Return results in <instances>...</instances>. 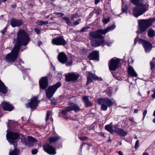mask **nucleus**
Returning <instances> with one entry per match:
<instances>
[{"label":"nucleus","instance_id":"nucleus-9","mask_svg":"<svg viewBox=\"0 0 155 155\" xmlns=\"http://www.w3.org/2000/svg\"><path fill=\"white\" fill-rule=\"evenodd\" d=\"M120 60L119 59L112 58L109 63V67L110 71H114L120 66Z\"/></svg>","mask_w":155,"mask_h":155},{"label":"nucleus","instance_id":"nucleus-60","mask_svg":"<svg viewBox=\"0 0 155 155\" xmlns=\"http://www.w3.org/2000/svg\"><path fill=\"white\" fill-rule=\"evenodd\" d=\"M152 97L153 98H155V92H154V93L152 95Z\"/></svg>","mask_w":155,"mask_h":155},{"label":"nucleus","instance_id":"nucleus-49","mask_svg":"<svg viewBox=\"0 0 155 155\" xmlns=\"http://www.w3.org/2000/svg\"><path fill=\"white\" fill-rule=\"evenodd\" d=\"M95 80H98L101 81H103V79H102V78L101 77H98L97 76H96Z\"/></svg>","mask_w":155,"mask_h":155},{"label":"nucleus","instance_id":"nucleus-47","mask_svg":"<svg viewBox=\"0 0 155 155\" xmlns=\"http://www.w3.org/2000/svg\"><path fill=\"white\" fill-rule=\"evenodd\" d=\"M147 110H145L143 112V119H144L147 113Z\"/></svg>","mask_w":155,"mask_h":155},{"label":"nucleus","instance_id":"nucleus-40","mask_svg":"<svg viewBox=\"0 0 155 155\" xmlns=\"http://www.w3.org/2000/svg\"><path fill=\"white\" fill-rule=\"evenodd\" d=\"M38 151V150L36 149H35L31 150V152L32 154H35Z\"/></svg>","mask_w":155,"mask_h":155},{"label":"nucleus","instance_id":"nucleus-50","mask_svg":"<svg viewBox=\"0 0 155 155\" xmlns=\"http://www.w3.org/2000/svg\"><path fill=\"white\" fill-rule=\"evenodd\" d=\"M19 61L18 62L19 63V65H20L21 63L23 64L24 63V61L21 60L20 59H19Z\"/></svg>","mask_w":155,"mask_h":155},{"label":"nucleus","instance_id":"nucleus-11","mask_svg":"<svg viewBox=\"0 0 155 155\" xmlns=\"http://www.w3.org/2000/svg\"><path fill=\"white\" fill-rule=\"evenodd\" d=\"M44 151L48 154L51 155H54L56 153V149L49 144L46 143L43 146Z\"/></svg>","mask_w":155,"mask_h":155},{"label":"nucleus","instance_id":"nucleus-18","mask_svg":"<svg viewBox=\"0 0 155 155\" xmlns=\"http://www.w3.org/2000/svg\"><path fill=\"white\" fill-rule=\"evenodd\" d=\"M22 24V21L20 19L13 18L11 20V25L13 27L19 26Z\"/></svg>","mask_w":155,"mask_h":155},{"label":"nucleus","instance_id":"nucleus-52","mask_svg":"<svg viewBox=\"0 0 155 155\" xmlns=\"http://www.w3.org/2000/svg\"><path fill=\"white\" fill-rule=\"evenodd\" d=\"M87 144V143H83L82 144V145L81 146V147H80L81 151V150H82V149L83 148V146H84L85 144Z\"/></svg>","mask_w":155,"mask_h":155},{"label":"nucleus","instance_id":"nucleus-44","mask_svg":"<svg viewBox=\"0 0 155 155\" xmlns=\"http://www.w3.org/2000/svg\"><path fill=\"white\" fill-rule=\"evenodd\" d=\"M7 30V27H6L4 28L2 30L1 32L3 35H4L5 33Z\"/></svg>","mask_w":155,"mask_h":155},{"label":"nucleus","instance_id":"nucleus-34","mask_svg":"<svg viewBox=\"0 0 155 155\" xmlns=\"http://www.w3.org/2000/svg\"><path fill=\"white\" fill-rule=\"evenodd\" d=\"M37 23L39 25H45V21H39L37 22Z\"/></svg>","mask_w":155,"mask_h":155},{"label":"nucleus","instance_id":"nucleus-45","mask_svg":"<svg viewBox=\"0 0 155 155\" xmlns=\"http://www.w3.org/2000/svg\"><path fill=\"white\" fill-rule=\"evenodd\" d=\"M72 63V61H69L66 64V65L67 66H71Z\"/></svg>","mask_w":155,"mask_h":155},{"label":"nucleus","instance_id":"nucleus-43","mask_svg":"<svg viewBox=\"0 0 155 155\" xmlns=\"http://www.w3.org/2000/svg\"><path fill=\"white\" fill-rule=\"evenodd\" d=\"M52 104L53 105H56L57 104V103L54 99H52L51 100Z\"/></svg>","mask_w":155,"mask_h":155},{"label":"nucleus","instance_id":"nucleus-23","mask_svg":"<svg viewBox=\"0 0 155 155\" xmlns=\"http://www.w3.org/2000/svg\"><path fill=\"white\" fill-rule=\"evenodd\" d=\"M0 91L3 94H5L7 92V89L6 87L0 80Z\"/></svg>","mask_w":155,"mask_h":155},{"label":"nucleus","instance_id":"nucleus-20","mask_svg":"<svg viewBox=\"0 0 155 155\" xmlns=\"http://www.w3.org/2000/svg\"><path fill=\"white\" fill-rule=\"evenodd\" d=\"M128 72L129 75L133 77H137V74L133 68L130 65L128 66Z\"/></svg>","mask_w":155,"mask_h":155},{"label":"nucleus","instance_id":"nucleus-13","mask_svg":"<svg viewBox=\"0 0 155 155\" xmlns=\"http://www.w3.org/2000/svg\"><path fill=\"white\" fill-rule=\"evenodd\" d=\"M39 103L37 97H34L31 99L30 102L27 104L26 106L27 108L35 110L36 108Z\"/></svg>","mask_w":155,"mask_h":155},{"label":"nucleus","instance_id":"nucleus-27","mask_svg":"<svg viewBox=\"0 0 155 155\" xmlns=\"http://www.w3.org/2000/svg\"><path fill=\"white\" fill-rule=\"evenodd\" d=\"M71 110L69 106H68L66 107L65 109L61 111V113L63 115H65L67 113L71 111Z\"/></svg>","mask_w":155,"mask_h":155},{"label":"nucleus","instance_id":"nucleus-48","mask_svg":"<svg viewBox=\"0 0 155 155\" xmlns=\"http://www.w3.org/2000/svg\"><path fill=\"white\" fill-rule=\"evenodd\" d=\"M69 19V18L67 16H64L63 18V19L64 21H68Z\"/></svg>","mask_w":155,"mask_h":155},{"label":"nucleus","instance_id":"nucleus-37","mask_svg":"<svg viewBox=\"0 0 155 155\" xmlns=\"http://www.w3.org/2000/svg\"><path fill=\"white\" fill-rule=\"evenodd\" d=\"M110 18L108 17L107 18H105L103 20V22L104 24H106L107 23L110 21Z\"/></svg>","mask_w":155,"mask_h":155},{"label":"nucleus","instance_id":"nucleus-19","mask_svg":"<svg viewBox=\"0 0 155 155\" xmlns=\"http://www.w3.org/2000/svg\"><path fill=\"white\" fill-rule=\"evenodd\" d=\"M69 104V106L71 111L74 110L76 113L80 111V108L78 104L74 103H70Z\"/></svg>","mask_w":155,"mask_h":155},{"label":"nucleus","instance_id":"nucleus-53","mask_svg":"<svg viewBox=\"0 0 155 155\" xmlns=\"http://www.w3.org/2000/svg\"><path fill=\"white\" fill-rule=\"evenodd\" d=\"M66 23L68 25H70V23H71L70 19H69L68 21H66Z\"/></svg>","mask_w":155,"mask_h":155},{"label":"nucleus","instance_id":"nucleus-64","mask_svg":"<svg viewBox=\"0 0 155 155\" xmlns=\"http://www.w3.org/2000/svg\"><path fill=\"white\" fill-rule=\"evenodd\" d=\"M143 155H148V154L147 153H144Z\"/></svg>","mask_w":155,"mask_h":155},{"label":"nucleus","instance_id":"nucleus-28","mask_svg":"<svg viewBox=\"0 0 155 155\" xmlns=\"http://www.w3.org/2000/svg\"><path fill=\"white\" fill-rule=\"evenodd\" d=\"M113 89L111 87H108L106 90V94L109 96L110 97L112 94Z\"/></svg>","mask_w":155,"mask_h":155},{"label":"nucleus","instance_id":"nucleus-14","mask_svg":"<svg viewBox=\"0 0 155 155\" xmlns=\"http://www.w3.org/2000/svg\"><path fill=\"white\" fill-rule=\"evenodd\" d=\"M79 74L75 73H69L65 76L66 80L67 81H73L77 80L79 78Z\"/></svg>","mask_w":155,"mask_h":155},{"label":"nucleus","instance_id":"nucleus-35","mask_svg":"<svg viewBox=\"0 0 155 155\" xmlns=\"http://www.w3.org/2000/svg\"><path fill=\"white\" fill-rule=\"evenodd\" d=\"M34 30L37 34H39L41 33V30L38 28H36L34 29Z\"/></svg>","mask_w":155,"mask_h":155},{"label":"nucleus","instance_id":"nucleus-6","mask_svg":"<svg viewBox=\"0 0 155 155\" xmlns=\"http://www.w3.org/2000/svg\"><path fill=\"white\" fill-rule=\"evenodd\" d=\"M111 124H112V123H111L109 124L106 125L105 126V130L111 134L115 132L122 137L125 136L127 134V132L124 131L122 129L117 127H114V130L113 129V127L111 125Z\"/></svg>","mask_w":155,"mask_h":155},{"label":"nucleus","instance_id":"nucleus-63","mask_svg":"<svg viewBox=\"0 0 155 155\" xmlns=\"http://www.w3.org/2000/svg\"><path fill=\"white\" fill-rule=\"evenodd\" d=\"M38 44L39 45H41L42 44V42L41 41H40L39 42H38Z\"/></svg>","mask_w":155,"mask_h":155},{"label":"nucleus","instance_id":"nucleus-16","mask_svg":"<svg viewBox=\"0 0 155 155\" xmlns=\"http://www.w3.org/2000/svg\"><path fill=\"white\" fill-rule=\"evenodd\" d=\"M88 58L90 60H97L99 61V51L95 50L90 53L88 56Z\"/></svg>","mask_w":155,"mask_h":155},{"label":"nucleus","instance_id":"nucleus-12","mask_svg":"<svg viewBox=\"0 0 155 155\" xmlns=\"http://www.w3.org/2000/svg\"><path fill=\"white\" fill-rule=\"evenodd\" d=\"M139 43L142 44L145 52L147 53L149 52L152 48V45L150 43L142 39H139Z\"/></svg>","mask_w":155,"mask_h":155},{"label":"nucleus","instance_id":"nucleus-8","mask_svg":"<svg viewBox=\"0 0 155 155\" xmlns=\"http://www.w3.org/2000/svg\"><path fill=\"white\" fill-rule=\"evenodd\" d=\"M61 86V84L59 82L49 87L46 90V94L47 97L49 99L51 98L57 89Z\"/></svg>","mask_w":155,"mask_h":155},{"label":"nucleus","instance_id":"nucleus-51","mask_svg":"<svg viewBox=\"0 0 155 155\" xmlns=\"http://www.w3.org/2000/svg\"><path fill=\"white\" fill-rule=\"evenodd\" d=\"M138 36H137V37L135 38L134 39V45H135L136 43H137L138 40Z\"/></svg>","mask_w":155,"mask_h":155},{"label":"nucleus","instance_id":"nucleus-24","mask_svg":"<svg viewBox=\"0 0 155 155\" xmlns=\"http://www.w3.org/2000/svg\"><path fill=\"white\" fill-rule=\"evenodd\" d=\"M96 77V76L94 75L92 73L89 72L87 77V84H88L92 82L93 81L92 79L95 80Z\"/></svg>","mask_w":155,"mask_h":155},{"label":"nucleus","instance_id":"nucleus-15","mask_svg":"<svg viewBox=\"0 0 155 155\" xmlns=\"http://www.w3.org/2000/svg\"><path fill=\"white\" fill-rule=\"evenodd\" d=\"M40 88L42 89H45L48 85V78L47 77H42L39 81Z\"/></svg>","mask_w":155,"mask_h":155},{"label":"nucleus","instance_id":"nucleus-55","mask_svg":"<svg viewBox=\"0 0 155 155\" xmlns=\"http://www.w3.org/2000/svg\"><path fill=\"white\" fill-rule=\"evenodd\" d=\"M112 43L111 42H107L106 43V44L108 46H110Z\"/></svg>","mask_w":155,"mask_h":155},{"label":"nucleus","instance_id":"nucleus-41","mask_svg":"<svg viewBox=\"0 0 155 155\" xmlns=\"http://www.w3.org/2000/svg\"><path fill=\"white\" fill-rule=\"evenodd\" d=\"M139 146V140H137L136 142L135 147L136 149H137Z\"/></svg>","mask_w":155,"mask_h":155},{"label":"nucleus","instance_id":"nucleus-59","mask_svg":"<svg viewBox=\"0 0 155 155\" xmlns=\"http://www.w3.org/2000/svg\"><path fill=\"white\" fill-rule=\"evenodd\" d=\"M118 153L119 155H123L122 152L120 151L118 152Z\"/></svg>","mask_w":155,"mask_h":155},{"label":"nucleus","instance_id":"nucleus-31","mask_svg":"<svg viewBox=\"0 0 155 155\" xmlns=\"http://www.w3.org/2000/svg\"><path fill=\"white\" fill-rule=\"evenodd\" d=\"M94 12L97 15H99L101 12V11L100 8H97L94 9Z\"/></svg>","mask_w":155,"mask_h":155},{"label":"nucleus","instance_id":"nucleus-42","mask_svg":"<svg viewBox=\"0 0 155 155\" xmlns=\"http://www.w3.org/2000/svg\"><path fill=\"white\" fill-rule=\"evenodd\" d=\"M89 28L88 27H84L82 28L80 30V32H84L87 29H88Z\"/></svg>","mask_w":155,"mask_h":155},{"label":"nucleus","instance_id":"nucleus-58","mask_svg":"<svg viewBox=\"0 0 155 155\" xmlns=\"http://www.w3.org/2000/svg\"><path fill=\"white\" fill-rule=\"evenodd\" d=\"M16 6L17 5L15 4H13L12 5V7L14 8H15Z\"/></svg>","mask_w":155,"mask_h":155},{"label":"nucleus","instance_id":"nucleus-5","mask_svg":"<svg viewBox=\"0 0 155 155\" xmlns=\"http://www.w3.org/2000/svg\"><path fill=\"white\" fill-rule=\"evenodd\" d=\"M155 21V18L148 19H140L138 20V30L136 31L137 35L144 32Z\"/></svg>","mask_w":155,"mask_h":155},{"label":"nucleus","instance_id":"nucleus-1","mask_svg":"<svg viewBox=\"0 0 155 155\" xmlns=\"http://www.w3.org/2000/svg\"><path fill=\"white\" fill-rule=\"evenodd\" d=\"M17 42L11 52L6 56L5 60L8 63L14 62L17 59L20 47L26 46L30 41L29 35L23 30L20 29L17 33Z\"/></svg>","mask_w":155,"mask_h":155},{"label":"nucleus","instance_id":"nucleus-61","mask_svg":"<svg viewBox=\"0 0 155 155\" xmlns=\"http://www.w3.org/2000/svg\"><path fill=\"white\" fill-rule=\"evenodd\" d=\"M138 112V110H137V109H135V110H134V113H137V112Z\"/></svg>","mask_w":155,"mask_h":155},{"label":"nucleus","instance_id":"nucleus-26","mask_svg":"<svg viewBox=\"0 0 155 155\" xmlns=\"http://www.w3.org/2000/svg\"><path fill=\"white\" fill-rule=\"evenodd\" d=\"M147 34L150 37H153V36H155V31L152 29L150 28L148 31Z\"/></svg>","mask_w":155,"mask_h":155},{"label":"nucleus","instance_id":"nucleus-57","mask_svg":"<svg viewBox=\"0 0 155 155\" xmlns=\"http://www.w3.org/2000/svg\"><path fill=\"white\" fill-rule=\"evenodd\" d=\"M99 135L101 137H104V135L103 133H100Z\"/></svg>","mask_w":155,"mask_h":155},{"label":"nucleus","instance_id":"nucleus-2","mask_svg":"<svg viewBox=\"0 0 155 155\" xmlns=\"http://www.w3.org/2000/svg\"><path fill=\"white\" fill-rule=\"evenodd\" d=\"M115 27L114 25H113L103 30L98 29L90 32L89 39L91 46L94 47H98L104 44V38L102 35H105L109 31L113 30Z\"/></svg>","mask_w":155,"mask_h":155},{"label":"nucleus","instance_id":"nucleus-17","mask_svg":"<svg viewBox=\"0 0 155 155\" xmlns=\"http://www.w3.org/2000/svg\"><path fill=\"white\" fill-rule=\"evenodd\" d=\"M58 58L59 61L62 64L65 63L68 60L67 57L63 52L59 53Z\"/></svg>","mask_w":155,"mask_h":155},{"label":"nucleus","instance_id":"nucleus-7","mask_svg":"<svg viewBox=\"0 0 155 155\" xmlns=\"http://www.w3.org/2000/svg\"><path fill=\"white\" fill-rule=\"evenodd\" d=\"M97 101L99 104L101 105V109L104 111L107 110V107H110L113 104V103L107 97L99 99Z\"/></svg>","mask_w":155,"mask_h":155},{"label":"nucleus","instance_id":"nucleus-36","mask_svg":"<svg viewBox=\"0 0 155 155\" xmlns=\"http://www.w3.org/2000/svg\"><path fill=\"white\" fill-rule=\"evenodd\" d=\"M81 20V19H78L76 20L73 23V25H78L80 23V22Z\"/></svg>","mask_w":155,"mask_h":155},{"label":"nucleus","instance_id":"nucleus-22","mask_svg":"<svg viewBox=\"0 0 155 155\" xmlns=\"http://www.w3.org/2000/svg\"><path fill=\"white\" fill-rule=\"evenodd\" d=\"M82 100L85 104V107H88L92 106V104L89 101L87 96H84L82 98Z\"/></svg>","mask_w":155,"mask_h":155},{"label":"nucleus","instance_id":"nucleus-46","mask_svg":"<svg viewBox=\"0 0 155 155\" xmlns=\"http://www.w3.org/2000/svg\"><path fill=\"white\" fill-rule=\"evenodd\" d=\"M79 138L81 140H87V137H79Z\"/></svg>","mask_w":155,"mask_h":155},{"label":"nucleus","instance_id":"nucleus-62","mask_svg":"<svg viewBox=\"0 0 155 155\" xmlns=\"http://www.w3.org/2000/svg\"><path fill=\"white\" fill-rule=\"evenodd\" d=\"M69 31L70 32H72L73 31V29H70L69 30Z\"/></svg>","mask_w":155,"mask_h":155},{"label":"nucleus","instance_id":"nucleus-3","mask_svg":"<svg viewBox=\"0 0 155 155\" xmlns=\"http://www.w3.org/2000/svg\"><path fill=\"white\" fill-rule=\"evenodd\" d=\"M130 1L136 5L133 10V15L135 17H137L147 11L148 6L143 0H130Z\"/></svg>","mask_w":155,"mask_h":155},{"label":"nucleus","instance_id":"nucleus-32","mask_svg":"<svg viewBox=\"0 0 155 155\" xmlns=\"http://www.w3.org/2000/svg\"><path fill=\"white\" fill-rule=\"evenodd\" d=\"M79 17L78 13H75L72 15L71 17V19L73 20L74 18H77Z\"/></svg>","mask_w":155,"mask_h":155},{"label":"nucleus","instance_id":"nucleus-10","mask_svg":"<svg viewBox=\"0 0 155 155\" xmlns=\"http://www.w3.org/2000/svg\"><path fill=\"white\" fill-rule=\"evenodd\" d=\"M51 43L53 45L64 46L66 44L67 42L63 36H59L53 38L52 40Z\"/></svg>","mask_w":155,"mask_h":155},{"label":"nucleus","instance_id":"nucleus-21","mask_svg":"<svg viewBox=\"0 0 155 155\" xmlns=\"http://www.w3.org/2000/svg\"><path fill=\"white\" fill-rule=\"evenodd\" d=\"M2 107L4 110L11 111L13 109L12 105L6 102H4L2 104Z\"/></svg>","mask_w":155,"mask_h":155},{"label":"nucleus","instance_id":"nucleus-38","mask_svg":"<svg viewBox=\"0 0 155 155\" xmlns=\"http://www.w3.org/2000/svg\"><path fill=\"white\" fill-rule=\"evenodd\" d=\"M50 115V112L49 111H48L46 115V118L45 119L46 122H47L49 118V116Z\"/></svg>","mask_w":155,"mask_h":155},{"label":"nucleus","instance_id":"nucleus-54","mask_svg":"<svg viewBox=\"0 0 155 155\" xmlns=\"http://www.w3.org/2000/svg\"><path fill=\"white\" fill-rule=\"evenodd\" d=\"M55 14L57 15H60L61 16H63L64 15V14L61 12H56Z\"/></svg>","mask_w":155,"mask_h":155},{"label":"nucleus","instance_id":"nucleus-39","mask_svg":"<svg viewBox=\"0 0 155 155\" xmlns=\"http://www.w3.org/2000/svg\"><path fill=\"white\" fill-rule=\"evenodd\" d=\"M150 63L151 66V69L152 70L154 68V63L153 61H150Z\"/></svg>","mask_w":155,"mask_h":155},{"label":"nucleus","instance_id":"nucleus-25","mask_svg":"<svg viewBox=\"0 0 155 155\" xmlns=\"http://www.w3.org/2000/svg\"><path fill=\"white\" fill-rule=\"evenodd\" d=\"M61 139V137L58 135H57L55 137H51L48 138L50 143H55Z\"/></svg>","mask_w":155,"mask_h":155},{"label":"nucleus","instance_id":"nucleus-4","mask_svg":"<svg viewBox=\"0 0 155 155\" xmlns=\"http://www.w3.org/2000/svg\"><path fill=\"white\" fill-rule=\"evenodd\" d=\"M6 137L9 142L11 144H13L14 147V150L9 153V155H18L19 152V150L16 148L17 145V141L16 140L19 137V134L17 132H8L7 130Z\"/></svg>","mask_w":155,"mask_h":155},{"label":"nucleus","instance_id":"nucleus-30","mask_svg":"<svg viewBox=\"0 0 155 155\" xmlns=\"http://www.w3.org/2000/svg\"><path fill=\"white\" fill-rule=\"evenodd\" d=\"M21 142L25 144V145H27L28 144L27 140L23 135H22V138L21 139Z\"/></svg>","mask_w":155,"mask_h":155},{"label":"nucleus","instance_id":"nucleus-33","mask_svg":"<svg viewBox=\"0 0 155 155\" xmlns=\"http://www.w3.org/2000/svg\"><path fill=\"white\" fill-rule=\"evenodd\" d=\"M128 8L127 5H125L124 7H122V13H124L127 12Z\"/></svg>","mask_w":155,"mask_h":155},{"label":"nucleus","instance_id":"nucleus-29","mask_svg":"<svg viewBox=\"0 0 155 155\" xmlns=\"http://www.w3.org/2000/svg\"><path fill=\"white\" fill-rule=\"evenodd\" d=\"M28 140L30 142H35L37 141V140L31 137H28Z\"/></svg>","mask_w":155,"mask_h":155},{"label":"nucleus","instance_id":"nucleus-56","mask_svg":"<svg viewBox=\"0 0 155 155\" xmlns=\"http://www.w3.org/2000/svg\"><path fill=\"white\" fill-rule=\"evenodd\" d=\"M99 2V0H95V5L97 4Z\"/></svg>","mask_w":155,"mask_h":155}]
</instances>
